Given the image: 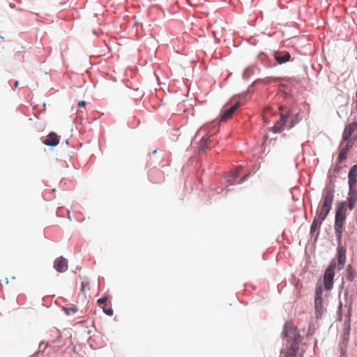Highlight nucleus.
I'll list each match as a JSON object with an SVG mask.
<instances>
[{"instance_id":"1","label":"nucleus","mask_w":357,"mask_h":357,"mask_svg":"<svg viewBox=\"0 0 357 357\" xmlns=\"http://www.w3.org/2000/svg\"><path fill=\"white\" fill-rule=\"evenodd\" d=\"M282 335L287 339V349L281 351L280 357H296L301 336L292 323L287 322L284 324Z\"/></svg>"},{"instance_id":"2","label":"nucleus","mask_w":357,"mask_h":357,"mask_svg":"<svg viewBox=\"0 0 357 357\" xmlns=\"http://www.w3.org/2000/svg\"><path fill=\"white\" fill-rule=\"evenodd\" d=\"M346 206L344 202L338 203L335 213V231L337 238L340 240L343 231V225L346 219Z\"/></svg>"},{"instance_id":"3","label":"nucleus","mask_w":357,"mask_h":357,"mask_svg":"<svg viewBox=\"0 0 357 357\" xmlns=\"http://www.w3.org/2000/svg\"><path fill=\"white\" fill-rule=\"evenodd\" d=\"M333 200V192L331 190L327 192L324 197L323 204L321 205V209L317 215V217L319 218L320 220L324 221L327 217L330 210L331 209Z\"/></svg>"},{"instance_id":"4","label":"nucleus","mask_w":357,"mask_h":357,"mask_svg":"<svg viewBox=\"0 0 357 357\" xmlns=\"http://www.w3.org/2000/svg\"><path fill=\"white\" fill-rule=\"evenodd\" d=\"M336 267V264L335 261H331L325 271L324 277V282L325 288L327 290H330L333 287V278H334V271Z\"/></svg>"},{"instance_id":"5","label":"nucleus","mask_w":357,"mask_h":357,"mask_svg":"<svg viewBox=\"0 0 357 357\" xmlns=\"http://www.w3.org/2000/svg\"><path fill=\"white\" fill-rule=\"evenodd\" d=\"M241 104L240 102H236L233 106H231L229 109H225L222 111V115L220 117V121H225L230 119L234 113L239 108Z\"/></svg>"},{"instance_id":"6","label":"nucleus","mask_w":357,"mask_h":357,"mask_svg":"<svg viewBox=\"0 0 357 357\" xmlns=\"http://www.w3.org/2000/svg\"><path fill=\"white\" fill-rule=\"evenodd\" d=\"M54 267L58 272L63 273L68 269V261L64 257H59L55 259Z\"/></svg>"},{"instance_id":"7","label":"nucleus","mask_w":357,"mask_h":357,"mask_svg":"<svg viewBox=\"0 0 357 357\" xmlns=\"http://www.w3.org/2000/svg\"><path fill=\"white\" fill-rule=\"evenodd\" d=\"M289 116V114H281L280 119L278 121L275 125L272 127V131L275 133L281 132L283 130V128L286 123L287 119Z\"/></svg>"},{"instance_id":"8","label":"nucleus","mask_w":357,"mask_h":357,"mask_svg":"<svg viewBox=\"0 0 357 357\" xmlns=\"http://www.w3.org/2000/svg\"><path fill=\"white\" fill-rule=\"evenodd\" d=\"M348 178L349 188L350 190H351L357 182V165H354L351 167L349 172Z\"/></svg>"},{"instance_id":"9","label":"nucleus","mask_w":357,"mask_h":357,"mask_svg":"<svg viewBox=\"0 0 357 357\" xmlns=\"http://www.w3.org/2000/svg\"><path fill=\"white\" fill-rule=\"evenodd\" d=\"M274 58L279 64H282L289 61L290 60L291 55L288 52H277L275 53Z\"/></svg>"},{"instance_id":"10","label":"nucleus","mask_w":357,"mask_h":357,"mask_svg":"<svg viewBox=\"0 0 357 357\" xmlns=\"http://www.w3.org/2000/svg\"><path fill=\"white\" fill-rule=\"evenodd\" d=\"M357 128V122H352L347 126L342 135V139L347 141L351 136L353 132Z\"/></svg>"},{"instance_id":"11","label":"nucleus","mask_w":357,"mask_h":357,"mask_svg":"<svg viewBox=\"0 0 357 357\" xmlns=\"http://www.w3.org/2000/svg\"><path fill=\"white\" fill-rule=\"evenodd\" d=\"M43 143L47 146H55L59 143V138L55 132H52L43 141Z\"/></svg>"},{"instance_id":"12","label":"nucleus","mask_w":357,"mask_h":357,"mask_svg":"<svg viewBox=\"0 0 357 357\" xmlns=\"http://www.w3.org/2000/svg\"><path fill=\"white\" fill-rule=\"evenodd\" d=\"M345 261H346V250L342 247L338 249V268H339V269L343 268Z\"/></svg>"},{"instance_id":"13","label":"nucleus","mask_w":357,"mask_h":357,"mask_svg":"<svg viewBox=\"0 0 357 357\" xmlns=\"http://www.w3.org/2000/svg\"><path fill=\"white\" fill-rule=\"evenodd\" d=\"M314 307L316 316L317 318H319L322 315L323 312L322 298L314 299Z\"/></svg>"},{"instance_id":"14","label":"nucleus","mask_w":357,"mask_h":357,"mask_svg":"<svg viewBox=\"0 0 357 357\" xmlns=\"http://www.w3.org/2000/svg\"><path fill=\"white\" fill-rule=\"evenodd\" d=\"M210 138L211 137L209 136H204L202 138L199 145V149L200 151H205L206 149L207 148V144L210 141Z\"/></svg>"},{"instance_id":"15","label":"nucleus","mask_w":357,"mask_h":357,"mask_svg":"<svg viewBox=\"0 0 357 357\" xmlns=\"http://www.w3.org/2000/svg\"><path fill=\"white\" fill-rule=\"evenodd\" d=\"M81 285L82 293L85 294L87 291L90 290V281L87 278H82Z\"/></svg>"},{"instance_id":"16","label":"nucleus","mask_w":357,"mask_h":357,"mask_svg":"<svg viewBox=\"0 0 357 357\" xmlns=\"http://www.w3.org/2000/svg\"><path fill=\"white\" fill-rule=\"evenodd\" d=\"M322 222L323 220H320L319 218L316 216L312 223L310 231L312 233L314 232L317 228L321 225Z\"/></svg>"},{"instance_id":"17","label":"nucleus","mask_w":357,"mask_h":357,"mask_svg":"<svg viewBox=\"0 0 357 357\" xmlns=\"http://www.w3.org/2000/svg\"><path fill=\"white\" fill-rule=\"evenodd\" d=\"M347 155V150L345 149H342L340 151L337 160L340 163L342 162L344 160H346Z\"/></svg>"},{"instance_id":"18","label":"nucleus","mask_w":357,"mask_h":357,"mask_svg":"<svg viewBox=\"0 0 357 357\" xmlns=\"http://www.w3.org/2000/svg\"><path fill=\"white\" fill-rule=\"evenodd\" d=\"M323 290L321 284H317L315 289V298L314 299H320L321 298Z\"/></svg>"},{"instance_id":"19","label":"nucleus","mask_w":357,"mask_h":357,"mask_svg":"<svg viewBox=\"0 0 357 357\" xmlns=\"http://www.w3.org/2000/svg\"><path fill=\"white\" fill-rule=\"evenodd\" d=\"M347 278L348 280L351 281L354 279L353 268L351 265H349L347 268Z\"/></svg>"},{"instance_id":"20","label":"nucleus","mask_w":357,"mask_h":357,"mask_svg":"<svg viewBox=\"0 0 357 357\" xmlns=\"http://www.w3.org/2000/svg\"><path fill=\"white\" fill-rule=\"evenodd\" d=\"M356 199V197L351 196L348 198V206L350 210H352L354 208Z\"/></svg>"},{"instance_id":"21","label":"nucleus","mask_w":357,"mask_h":357,"mask_svg":"<svg viewBox=\"0 0 357 357\" xmlns=\"http://www.w3.org/2000/svg\"><path fill=\"white\" fill-rule=\"evenodd\" d=\"M66 313L68 315H70L71 314L75 313L77 312V307H67L64 309Z\"/></svg>"},{"instance_id":"22","label":"nucleus","mask_w":357,"mask_h":357,"mask_svg":"<svg viewBox=\"0 0 357 357\" xmlns=\"http://www.w3.org/2000/svg\"><path fill=\"white\" fill-rule=\"evenodd\" d=\"M103 312L107 314V315H109V316H112L113 315V310L111 308V307H103Z\"/></svg>"},{"instance_id":"23","label":"nucleus","mask_w":357,"mask_h":357,"mask_svg":"<svg viewBox=\"0 0 357 357\" xmlns=\"http://www.w3.org/2000/svg\"><path fill=\"white\" fill-rule=\"evenodd\" d=\"M107 301V296H105V297H102L101 298H99L97 302L98 303V305H103L105 304Z\"/></svg>"},{"instance_id":"24","label":"nucleus","mask_w":357,"mask_h":357,"mask_svg":"<svg viewBox=\"0 0 357 357\" xmlns=\"http://www.w3.org/2000/svg\"><path fill=\"white\" fill-rule=\"evenodd\" d=\"M86 102L84 100H81L78 102L79 107H84L86 106Z\"/></svg>"},{"instance_id":"25","label":"nucleus","mask_w":357,"mask_h":357,"mask_svg":"<svg viewBox=\"0 0 357 357\" xmlns=\"http://www.w3.org/2000/svg\"><path fill=\"white\" fill-rule=\"evenodd\" d=\"M249 176V174H245L241 179V182H243L248 176Z\"/></svg>"},{"instance_id":"26","label":"nucleus","mask_w":357,"mask_h":357,"mask_svg":"<svg viewBox=\"0 0 357 357\" xmlns=\"http://www.w3.org/2000/svg\"><path fill=\"white\" fill-rule=\"evenodd\" d=\"M18 86H19V82L17 81V82H15V88H17V87H18Z\"/></svg>"},{"instance_id":"27","label":"nucleus","mask_w":357,"mask_h":357,"mask_svg":"<svg viewBox=\"0 0 357 357\" xmlns=\"http://www.w3.org/2000/svg\"><path fill=\"white\" fill-rule=\"evenodd\" d=\"M341 357H344V356H342Z\"/></svg>"}]
</instances>
